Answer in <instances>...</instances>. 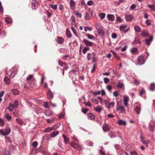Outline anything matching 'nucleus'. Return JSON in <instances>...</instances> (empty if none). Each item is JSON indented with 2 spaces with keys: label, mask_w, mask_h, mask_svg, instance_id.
<instances>
[{
  "label": "nucleus",
  "mask_w": 155,
  "mask_h": 155,
  "mask_svg": "<svg viewBox=\"0 0 155 155\" xmlns=\"http://www.w3.org/2000/svg\"><path fill=\"white\" fill-rule=\"evenodd\" d=\"M146 60L143 56H139L137 58V63L139 65L143 64L145 62Z\"/></svg>",
  "instance_id": "obj_1"
},
{
  "label": "nucleus",
  "mask_w": 155,
  "mask_h": 155,
  "mask_svg": "<svg viewBox=\"0 0 155 155\" xmlns=\"http://www.w3.org/2000/svg\"><path fill=\"white\" fill-rule=\"evenodd\" d=\"M34 79V78L33 75H29L26 79L27 83L29 84H31Z\"/></svg>",
  "instance_id": "obj_2"
},
{
  "label": "nucleus",
  "mask_w": 155,
  "mask_h": 155,
  "mask_svg": "<svg viewBox=\"0 0 155 155\" xmlns=\"http://www.w3.org/2000/svg\"><path fill=\"white\" fill-rule=\"evenodd\" d=\"M18 71L17 69L14 70L12 69L10 70V72H9V73L10 74V78H13L17 73Z\"/></svg>",
  "instance_id": "obj_3"
},
{
  "label": "nucleus",
  "mask_w": 155,
  "mask_h": 155,
  "mask_svg": "<svg viewBox=\"0 0 155 155\" xmlns=\"http://www.w3.org/2000/svg\"><path fill=\"white\" fill-rule=\"evenodd\" d=\"M85 45L87 46H92L93 45V43L90 42L86 39H84L82 41Z\"/></svg>",
  "instance_id": "obj_4"
},
{
  "label": "nucleus",
  "mask_w": 155,
  "mask_h": 155,
  "mask_svg": "<svg viewBox=\"0 0 155 155\" xmlns=\"http://www.w3.org/2000/svg\"><path fill=\"white\" fill-rule=\"evenodd\" d=\"M38 2L36 0H32L31 3L32 8L33 9H36L37 7Z\"/></svg>",
  "instance_id": "obj_5"
},
{
  "label": "nucleus",
  "mask_w": 155,
  "mask_h": 155,
  "mask_svg": "<svg viewBox=\"0 0 155 155\" xmlns=\"http://www.w3.org/2000/svg\"><path fill=\"white\" fill-rule=\"evenodd\" d=\"M124 97V102L125 106H127L128 105V101L129 100V98L128 96H123Z\"/></svg>",
  "instance_id": "obj_6"
},
{
  "label": "nucleus",
  "mask_w": 155,
  "mask_h": 155,
  "mask_svg": "<svg viewBox=\"0 0 155 155\" xmlns=\"http://www.w3.org/2000/svg\"><path fill=\"white\" fill-rule=\"evenodd\" d=\"M102 128L103 131L104 132H107L110 130L108 125L105 123L103 125Z\"/></svg>",
  "instance_id": "obj_7"
},
{
  "label": "nucleus",
  "mask_w": 155,
  "mask_h": 155,
  "mask_svg": "<svg viewBox=\"0 0 155 155\" xmlns=\"http://www.w3.org/2000/svg\"><path fill=\"white\" fill-rule=\"evenodd\" d=\"M126 20L127 21H130L132 20L133 17L130 15H125Z\"/></svg>",
  "instance_id": "obj_8"
},
{
  "label": "nucleus",
  "mask_w": 155,
  "mask_h": 155,
  "mask_svg": "<svg viewBox=\"0 0 155 155\" xmlns=\"http://www.w3.org/2000/svg\"><path fill=\"white\" fill-rule=\"evenodd\" d=\"M130 52L134 54H137L139 52L138 49L135 47L131 48Z\"/></svg>",
  "instance_id": "obj_9"
},
{
  "label": "nucleus",
  "mask_w": 155,
  "mask_h": 155,
  "mask_svg": "<svg viewBox=\"0 0 155 155\" xmlns=\"http://www.w3.org/2000/svg\"><path fill=\"white\" fill-rule=\"evenodd\" d=\"M70 145L72 147L74 148L75 149H78L79 147V146L76 143H74L73 142H71L70 143Z\"/></svg>",
  "instance_id": "obj_10"
},
{
  "label": "nucleus",
  "mask_w": 155,
  "mask_h": 155,
  "mask_svg": "<svg viewBox=\"0 0 155 155\" xmlns=\"http://www.w3.org/2000/svg\"><path fill=\"white\" fill-rule=\"evenodd\" d=\"M117 110L118 111H120V113H124L126 110L123 106H120L117 108Z\"/></svg>",
  "instance_id": "obj_11"
},
{
  "label": "nucleus",
  "mask_w": 155,
  "mask_h": 155,
  "mask_svg": "<svg viewBox=\"0 0 155 155\" xmlns=\"http://www.w3.org/2000/svg\"><path fill=\"white\" fill-rule=\"evenodd\" d=\"M107 18L108 20L109 21H114V20L115 17L114 15L109 14L107 15Z\"/></svg>",
  "instance_id": "obj_12"
},
{
  "label": "nucleus",
  "mask_w": 155,
  "mask_h": 155,
  "mask_svg": "<svg viewBox=\"0 0 155 155\" xmlns=\"http://www.w3.org/2000/svg\"><path fill=\"white\" fill-rule=\"evenodd\" d=\"M47 96L48 98L49 99H52L54 97V95L53 94V93L51 92L50 91H49L47 93Z\"/></svg>",
  "instance_id": "obj_13"
},
{
  "label": "nucleus",
  "mask_w": 155,
  "mask_h": 155,
  "mask_svg": "<svg viewBox=\"0 0 155 155\" xmlns=\"http://www.w3.org/2000/svg\"><path fill=\"white\" fill-rule=\"evenodd\" d=\"M59 132L58 131H54L50 134V136L51 137H54L58 134Z\"/></svg>",
  "instance_id": "obj_14"
},
{
  "label": "nucleus",
  "mask_w": 155,
  "mask_h": 155,
  "mask_svg": "<svg viewBox=\"0 0 155 155\" xmlns=\"http://www.w3.org/2000/svg\"><path fill=\"white\" fill-rule=\"evenodd\" d=\"M86 35L87 38L89 39L94 40L95 38L94 36L89 34H87Z\"/></svg>",
  "instance_id": "obj_15"
},
{
  "label": "nucleus",
  "mask_w": 155,
  "mask_h": 155,
  "mask_svg": "<svg viewBox=\"0 0 155 155\" xmlns=\"http://www.w3.org/2000/svg\"><path fill=\"white\" fill-rule=\"evenodd\" d=\"M97 32L99 35L101 36H104V35L105 32L101 28H98L97 30Z\"/></svg>",
  "instance_id": "obj_16"
},
{
  "label": "nucleus",
  "mask_w": 155,
  "mask_h": 155,
  "mask_svg": "<svg viewBox=\"0 0 155 155\" xmlns=\"http://www.w3.org/2000/svg\"><path fill=\"white\" fill-rule=\"evenodd\" d=\"M117 124L119 125H125L127 124L126 122L125 121H123L122 119L120 120L117 122Z\"/></svg>",
  "instance_id": "obj_17"
},
{
  "label": "nucleus",
  "mask_w": 155,
  "mask_h": 155,
  "mask_svg": "<svg viewBox=\"0 0 155 155\" xmlns=\"http://www.w3.org/2000/svg\"><path fill=\"white\" fill-rule=\"evenodd\" d=\"M14 107H15L13 104L11 103L9 104L8 107V109L9 111L11 112L13 110Z\"/></svg>",
  "instance_id": "obj_18"
},
{
  "label": "nucleus",
  "mask_w": 155,
  "mask_h": 155,
  "mask_svg": "<svg viewBox=\"0 0 155 155\" xmlns=\"http://www.w3.org/2000/svg\"><path fill=\"white\" fill-rule=\"evenodd\" d=\"M153 39V37L152 36L150 37V39H147L145 41L147 44L148 45H149L150 44V42H151Z\"/></svg>",
  "instance_id": "obj_19"
},
{
  "label": "nucleus",
  "mask_w": 155,
  "mask_h": 155,
  "mask_svg": "<svg viewBox=\"0 0 155 155\" xmlns=\"http://www.w3.org/2000/svg\"><path fill=\"white\" fill-rule=\"evenodd\" d=\"M54 130L53 127H48L45 128L44 130V132H49Z\"/></svg>",
  "instance_id": "obj_20"
},
{
  "label": "nucleus",
  "mask_w": 155,
  "mask_h": 155,
  "mask_svg": "<svg viewBox=\"0 0 155 155\" xmlns=\"http://www.w3.org/2000/svg\"><path fill=\"white\" fill-rule=\"evenodd\" d=\"M4 81L7 85H9L10 83V80L8 77H5L4 78Z\"/></svg>",
  "instance_id": "obj_21"
},
{
  "label": "nucleus",
  "mask_w": 155,
  "mask_h": 155,
  "mask_svg": "<svg viewBox=\"0 0 155 155\" xmlns=\"http://www.w3.org/2000/svg\"><path fill=\"white\" fill-rule=\"evenodd\" d=\"M12 91L14 95H18L19 93V91L17 89H13L12 90Z\"/></svg>",
  "instance_id": "obj_22"
},
{
  "label": "nucleus",
  "mask_w": 155,
  "mask_h": 155,
  "mask_svg": "<svg viewBox=\"0 0 155 155\" xmlns=\"http://www.w3.org/2000/svg\"><path fill=\"white\" fill-rule=\"evenodd\" d=\"M62 137L64 138V141L65 144L68 143L69 141V139L66 136H65L64 135H62Z\"/></svg>",
  "instance_id": "obj_23"
},
{
  "label": "nucleus",
  "mask_w": 155,
  "mask_h": 155,
  "mask_svg": "<svg viewBox=\"0 0 155 155\" xmlns=\"http://www.w3.org/2000/svg\"><path fill=\"white\" fill-rule=\"evenodd\" d=\"M88 118L91 120H94V119L95 117L94 115L91 113H89L87 114Z\"/></svg>",
  "instance_id": "obj_24"
},
{
  "label": "nucleus",
  "mask_w": 155,
  "mask_h": 155,
  "mask_svg": "<svg viewBox=\"0 0 155 155\" xmlns=\"http://www.w3.org/2000/svg\"><path fill=\"white\" fill-rule=\"evenodd\" d=\"M66 35L68 38H70L71 37L72 35L68 28L66 30Z\"/></svg>",
  "instance_id": "obj_25"
},
{
  "label": "nucleus",
  "mask_w": 155,
  "mask_h": 155,
  "mask_svg": "<svg viewBox=\"0 0 155 155\" xmlns=\"http://www.w3.org/2000/svg\"><path fill=\"white\" fill-rule=\"evenodd\" d=\"M140 108L139 106H137L135 108V110L137 114H140Z\"/></svg>",
  "instance_id": "obj_26"
},
{
  "label": "nucleus",
  "mask_w": 155,
  "mask_h": 155,
  "mask_svg": "<svg viewBox=\"0 0 155 155\" xmlns=\"http://www.w3.org/2000/svg\"><path fill=\"white\" fill-rule=\"evenodd\" d=\"M2 152L4 155H10V154L9 151L6 149L3 150Z\"/></svg>",
  "instance_id": "obj_27"
},
{
  "label": "nucleus",
  "mask_w": 155,
  "mask_h": 155,
  "mask_svg": "<svg viewBox=\"0 0 155 155\" xmlns=\"http://www.w3.org/2000/svg\"><path fill=\"white\" fill-rule=\"evenodd\" d=\"M16 121L17 123L20 125H22L23 123V121L22 120L19 118H18L16 119Z\"/></svg>",
  "instance_id": "obj_28"
},
{
  "label": "nucleus",
  "mask_w": 155,
  "mask_h": 155,
  "mask_svg": "<svg viewBox=\"0 0 155 155\" xmlns=\"http://www.w3.org/2000/svg\"><path fill=\"white\" fill-rule=\"evenodd\" d=\"M94 110L96 112L100 113L101 111L102 108L101 107H94Z\"/></svg>",
  "instance_id": "obj_29"
},
{
  "label": "nucleus",
  "mask_w": 155,
  "mask_h": 155,
  "mask_svg": "<svg viewBox=\"0 0 155 155\" xmlns=\"http://www.w3.org/2000/svg\"><path fill=\"white\" fill-rule=\"evenodd\" d=\"M70 6L71 8H74L75 6V3L73 0H71L70 2Z\"/></svg>",
  "instance_id": "obj_30"
},
{
  "label": "nucleus",
  "mask_w": 155,
  "mask_h": 155,
  "mask_svg": "<svg viewBox=\"0 0 155 155\" xmlns=\"http://www.w3.org/2000/svg\"><path fill=\"white\" fill-rule=\"evenodd\" d=\"M11 132V129L9 128L7 129L4 133V135H8Z\"/></svg>",
  "instance_id": "obj_31"
},
{
  "label": "nucleus",
  "mask_w": 155,
  "mask_h": 155,
  "mask_svg": "<svg viewBox=\"0 0 155 155\" xmlns=\"http://www.w3.org/2000/svg\"><path fill=\"white\" fill-rule=\"evenodd\" d=\"M148 6L151 8L152 11L155 12V5L154 4H148Z\"/></svg>",
  "instance_id": "obj_32"
},
{
  "label": "nucleus",
  "mask_w": 155,
  "mask_h": 155,
  "mask_svg": "<svg viewBox=\"0 0 155 155\" xmlns=\"http://www.w3.org/2000/svg\"><path fill=\"white\" fill-rule=\"evenodd\" d=\"M134 28L135 30L137 32H140L141 31V28L138 26L136 25L134 27Z\"/></svg>",
  "instance_id": "obj_33"
},
{
  "label": "nucleus",
  "mask_w": 155,
  "mask_h": 155,
  "mask_svg": "<svg viewBox=\"0 0 155 155\" xmlns=\"http://www.w3.org/2000/svg\"><path fill=\"white\" fill-rule=\"evenodd\" d=\"M58 39L57 40V42L58 43H60L61 44L63 43L64 41V40L62 38L58 37Z\"/></svg>",
  "instance_id": "obj_34"
},
{
  "label": "nucleus",
  "mask_w": 155,
  "mask_h": 155,
  "mask_svg": "<svg viewBox=\"0 0 155 155\" xmlns=\"http://www.w3.org/2000/svg\"><path fill=\"white\" fill-rule=\"evenodd\" d=\"M71 29L72 30L73 33L74 34L75 36L77 37H78V36L77 34V32L73 26H72L71 27Z\"/></svg>",
  "instance_id": "obj_35"
},
{
  "label": "nucleus",
  "mask_w": 155,
  "mask_h": 155,
  "mask_svg": "<svg viewBox=\"0 0 155 155\" xmlns=\"http://www.w3.org/2000/svg\"><path fill=\"white\" fill-rule=\"evenodd\" d=\"M117 88H121L124 86V84L119 82L117 84Z\"/></svg>",
  "instance_id": "obj_36"
},
{
  "label": "nucleus",
  "mask_w": 155,
  "mask_h": 155,
  "mask_svg": "<svg viewBox=\"0 0 155 155\" xmlns=\"http://www.w3.org/2000/svg\"><path fill=\"white\" fill-rule=\"evenodd\" d=\"M50 7L53 9L55 10L57 9V5L56 4H50Z\"/></svg>",
  "instance_id": "obj_37"
},
{
  "label": "nucleus",
  "mask_w": 155,
  "mask_h": 155,
  "mask_svg": "<svg viewBox=\"0 0 155 155\" xmlns=\"http://www.w3.org/2000/svg\"><path fill=\"white\" fill-rule=\"evenodd\" d=\"M149 89L151 91H154L155 89V84H151Z\"/></svg>",
  "instance_id": "obj_38"
},
{
  "label": "nucleus",
  "mask_w": 155,
  "mask_h": 155,
  "mask_svg": "<svg viewBox=\"0 0 155 155\" xmlns=\"http://www.w3.org/2000/svg\"><path fill=\"white\" fill-rule=\"evenodd\" d=\"M5 21L7 23H10L12 21V19L10 18H5Z\"/></svg>",
  "instance_id": "obj_39"
},
{
  "label": "nucleus",
  "mask_w": 155,
  "mask_h": 155,
  "mask_svg": "<svg viewBox=\"0 0 155 155\" xmlns=\"http://www.w3.org/2000/svg\"><path fill=\"white\" fill-rule=\"evenodd\" d=\"M46 14L47 15L48 18H51V14L48 11H46Z\"/></svg>",
  "instance_id": "obj_40"
},
{
  "label": "nucleus",
  "mask_w": 155,
  "mask_h": 155,
  "mask_svg": "<svg viewBox=\"0 0 155 155\" xmlns=\"http://www.w3.org/2000/svg\"><path fill=\"white\" fill-rule=\"evenodd\" d=\"M89 50V48L88 47H85L83 50V53L84 54H85L86 53L87 51Z\"/></svg>",
  "instance_id": "obj_41"
},
{
  "label": "nucleus",
  "mask_w": 155,
  "mask_h": 155,
  "mask_svg": "<svg viewBox=\"0 0 155 155\" xmlns=\"http://www.w3.org/2000/svg\"><path fill=\"white\" fill-rule=\"evenodd\" d=\"M92 29L93 28L91 27H88L86 26L84 28V30L85 31H87V30H88L90 31H91Z\"/></svg>",
  "instance_id": "obj_42"
},
{
  "label": "nucleus",
  "mask_w": 155,
  "mask_h": 155,
  "mask_svg": "<svg viewBox=\"0 0 155 155\" xmlns=\"http://www.w3.org/2000/svg\"><path fill=\"white\" fill-rule=\"evenodd\" d=\"M99 16L101 18V19H104L105 16V14L103 13H101L99 14Z\"/></svg>",
  "instance_id": "obj_43"
},
{
  "label": "nucleus",
  "mask_w": 155,
  "mask_h": 155,
  "mask_svg": "<svg viewBox=\"0 0 155 155\" xmlns=\"http://www.w3.org/2000/svg\"><path fill=\"white\" fill-rule=\"evenodd\" d=\"M141 34L143 36H148L147 32L145 31H143Z\"/></svg>",
  "instance_id": "obj_44"
},
{
  "label": "nucleus",
  "mask_w": 155,
  "mask_h": 155,
  "mask_svg": "<svg viewBox=\"0 0 155 155\" xmlns=\"http://www.w3.org/2000/svg\"><path fill=\"white\" fill-rule=\"evenodd\" d=\"M86 145L88 146H92L93 145V143L91 141L88 140L86 142Z\"/></svg>",
  "instance_id": "obj_45"
},
{
  "label": "nucleus",
  "mask_w": 155,
  "mask_h": 155,
  "mask_svg": "<svg viewBox=\"0 0 155 155\" xmlns=\"http://www.w3.org/2000/svg\"><path fill=\"white\" fill-rule=\"evenodd\" d=\"M126 27L127 25H120V31L124 30L126 28Z\"/></svg>",
  "instance_id": "obj_46"
},
{
  "label": "nucleus",
  "mask_w": 155,
  "mask_h": 155,
  "mask_svg": "<svg viewBox=\"0 0 155 155\" xmlns=\"http://www.w3.org/2000/svg\"><path fill=\"white\" fill-rule=\"evenodd\" d=\"M70 20L72 22V23H73L76 20L75 18L73 15L71 17Z\"/></svg>",
  "instance_id": "obj_47"
},
{
  "label": "nucleus",
  "mask_w": 155,
  "mask_h": 155,
  "mask_svg": "<svg viewBox=\"0 0 155 155\" xmlns=\"http://www.w3.org/2000/svg\"><path fill=\"white\" fill-rule=\"evenodd\" d=\"M14 105L15 107H17L18 105V102L17 100H15L14 102Z\"/></svg>",
  "instance_id": "obj_48"
},
{
  "label": "nucleus",
  "mask_w": 155,
  "mask_h": 155,
  "mask_svg": "<svg viewBox=\"0 0 155 155\" xmlns=\"http://www.w3.org/2000/svg\"><path fill=\"white\" fill-rule=\"evenodd\" d=\"M115 105V103L114 102H111L109 103V106H108V108H110L111 107H113Z\"/></svg>",
  "instance_id": "obj_49"
},
{
  "label": "nucleus",
  "mask_w": 155,
  "mask_h": 155,
  "mask_svg": "<svg viewBox=\"0 0 155 155\" xmlns=\"http://www.w3.org/2000/svg\"><path fill=\"white\" fill-rule=\"evenodd\" d=\"M91 54L89 53H88L87 54V59L88 60H89L91 59Z\"/></svg>",
  "instance_id": "obj_50"
},
{
  "label": "nucleus",
  "mask_w": 155,
  "mask_h": 155,
  "mask_svg": "<svg viewBox=\"0 0 155 155\" xmlns=\"http://www.w3.org/2000/svg\"><path fill=\"white\" fill-rule=\"evenodd\" d=\"M104 81L105 84H107L108 83L109 81V79L107 78H104Z\"/></svg>",
  "instance_id": "obj_51"
},
{
  "label": "nucleus",
  "mask_w": 155,
  "mask_h": 155,
  "mask_svg": "<svg viewBox=\"0 0 155 155\" xmlns=\"http://www.w3.org/2000/svg\"><path fill=\"white\" fill-rule=\"evenodd\" d=\"M116 21L120 23H121L122 22L121 19L118 16H117Z\"/></svg>",
  "instance_id": "obj_52"
},
{
  "label": "nucleus",
  "mask_w": 155,
  "mask_h": 155,
  "mask_svg": "<svg viewBox=\"0 0 155 155\" xmlns=\"http://www.w3.org/2000/svg\"><path fill=\"white\" fill-rule=\"evenodd\" d=\"M76 15L77 17L79 18H81V14L78 12H76Z\"/></svg>",
  "instance_id": "obj_53"
},
{
  "label": "nucleus",
  "mask_w": 155,
  "mask_h": 155,
  "mask_svg": "<svg viewBox=\"0 0 155 155\" xmlns=\"http://www.w3.org/2000/svg\"><path fill=\"white\" fill-rule=\"evenodd\" d=\"M3 12V8L2 6V5L1 2L0 1V13H2Z\"/></svg>",
  "instance_id": "obj_54"
},
{
  "label": "nucleus",
  "mask_w": 155,
  "mask_h": 155,
  "mask_svg": "<svg viewBox=\"0 0 155 155\" xmlns=\"http://www.w3.org/2000/svg\"><path fill=\"white\" fill-rule=\"evenodd\" d=\"M145 92L144 89V88H142V90L140 91L139 92V95L140 96H142L143 94Z\"/></svg>",
  "instance_id": "obj_55"
},
{
  "label": "nucleus",
  "mask_w": 155,
  "mask_h": 155,
  "mask_svg": "<svg viewBox=\"0 0 155 155\" xmlns=\"http://www.w3.org/2000/svg\"><path fill=\"white\" fill-rule=\"evenodd\" d=\"M58 63L61 66H63L64 65H66L65 63H64L62 62V61H59Z\"/></svg>",
  "instance_id": "obj_56"
},
{
  "label": "nucleus",
  "mask_w": 155,
  "mask_h": 155,
  "mask_svg": "<svg viewBox=\"0 0 155 155\" xmlns=\"http://www.w3.org/2000/svg\"><path fill=\"white\" fill-rule=\"evenodd\" d=\"M91 101H92L94 103L96 104H98V101L96 100V99L94 98L91 99Z\"/></svg>",
  "instance_id": "obj_57"
},
{
  "label": "nucleus",
  "mask_w": 155,
  "mask_h": 155,
  "mask_svg": "<svg viewBox=\"0 0 155 155\" xmlns=\"http://www.w3.org/2000/svg\"><path fill=\"white\" fill-rule=\"evenodd\" d=\"M117 36V34L114 33H113L111 35V37L113 39L116 38Z\"/></svg>",
  "instance_id": "obj_58"
},
{
  "label": "nucleus",
  "mask_w": 155,
  "mask_h": 155,
  "mask_svg": "<svg viewBox=\"0 0 155 155\" xmlns=\"http://www.w3.org/2000/svg\"><path fill=\"white\" fill-rule=\"evenodd\" d=\"M32 145L34 147H36L38 145V142L35 141L32 143Z\"/></svg>",
  "instance_id": "obj_59"
},
{
  "label": "nucleus",
  "mask_w": 155,
  "mask_h": 155,
  "mask_svg": "<svg viewBox=\"0 0 155 155\" xmlns=\"http://www.w3.org/2000/svg\"><path fill=\"white\" fill-rule=\"evenodd\" d=\"M113 94L114 96L115 97L118 96H119V94L116 91L114 92L113 93Z\"/></svg>",
  "instance_id": "obj_60"
},
{
  "label": "nucleus",
  "mask_w": 155,
  "mask_h": 155,
  "mask_svg": "<svg viewBox=\"0 0 155 155\" xmlns=\"http://www.w3.org/2000/svg\"><path fill=\"white\" fill-rule=\"evenodd\" d=\"M101 94V91H96L93 93L94 95H99Z\"/></svg>",
  "instance_id": "obj_61"
},
{
  "label": "nucleus",
  "mask_w": 155,
  "mask_h": 155,
  "mask_svg": "<svg viewBox=\"0 0 155 155\" xmlns=\"http://www.w3.org/2000/svg\"><path fill=\"white\" fill-rule=\"evenodd\" d=\"M149 128L150 130L153 131L154 130V127L152 125H150L149 127Z\"/></svg>",
  "instance_id": "obj_62"
},
{
  "label": "nucleus",
  "mask_w": 155,
  "mask_h": 155,
  "mask_svg": "<svg viewBox=\"0 0 155 155\" xmlns=\"http://www.w3.org/2000/svg\"><path fill=\"white\" fill-rule=\"evenodd\" d=\"M136 7V5H135L134 4H133L131 6L130 8L132 10H133Z\"/></svg>",
  "instance_id": "obj_63"
},
{
  "label": "nucleus",
  "mask_w": 155,
  "mask_h": 155,
  "mask_svg": "<svg viewBox=\"0 0 155 155\" xmlns=\"http://www.w3.org/2000/svg\"><path fill=\"white\" fill-rule=\"evenodd\" d=\"M93 1L92 0H90L88 1L87 4L89 5H91L93 4Z\"/></svg>",
  "instance_id": "obj_64"
}]
</instances>
